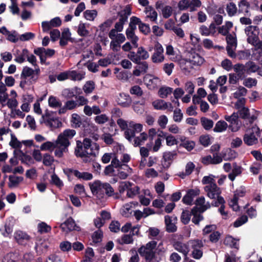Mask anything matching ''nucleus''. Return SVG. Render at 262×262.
Segmentation results:
<instances>
[{
    "mask_svg": "<svg viewBox=\"0 0 262 262\" xmlns=\"http://www.w3.org/2000/svg\"><path fill=\"white\" fill-rule=\"evenodd\" d=\"M90 188L92 194L99 199L107 197H113L114 199H119V195L115 193L114 188L108 183H102L96 180L93 183H90Z\"/></svg>",
    "mask_w": 262,
    "mask_h": 262,
    "instance_id": "f257e3e1",
    "label": "nucleus"
},
{
    "mask_svg": "<svg viewBox=\"0 0 262 262\" xmlns=\"http://www.w3.org/2000/svg\"><path fill=\"white\" fill-rule=\"evenodd\" d=\"M93 146L97 150L99 149V146L97 143L92 144L90 139L85 138L83 142L80 141L76 142V147L75 149V155L77 157H80L83 159L84 163L90 162L91 159L90 156L95 155L93 152Z\"/></svg>",
    "mask_w": 262,
    "mask_h": 262,
    "instance_id": "f03ea898",
    "label": "nucleus"
},
{
    "mask_svg": "<svg viewBox=\"0 0 262 262\" xmlns=\"http://www.w3.org/2000/svg\"><path fill=\"white\" fill-rule=\"evenodd\" d=\"M137 52L130 51L127 55V57L135 63H139L140 61L144 60L149 58V55L148 52L143 47H138Z\"/></svg>",
    "mask_w": 262,
    "mask_h": 262,
    "instance_id": "7ed1b4c3",
    "label": "nucleus"
},
{
    "mask_svg": "<svg viewBox=\"0 0 262 262\" xmlns=\"http://www.w3.org/2000/svg\"><path fill=\"white\" fill-rule=\"evenodd\" d=\"M251 130L252 132L249 134H245L243 138L245 143L249 146L253 145L258 142V140L254 135V132L257 136H259L260 134V129L257 126L253 127Z\"/></svg>",
    "mask_w": 262,
    "mask_h": 262,
    "instance_id": "20e7f679",
    "label": "nucleus"
},
{
    "mask_svg": "<svg viewBox=\"0 0 262 262\" xmlns=\"http://www.w3.org/2000/svg\"><path fill=\"white\" fill-rule=\"evenodd\" d=\"M64 172L68 177H69L70 174H74L76 177H77L79 179H82L85 181L91 180L93 179V174L88 172H81L78 170L73 169L72 168H68L67 169V171Z\"/></svg>",
    "mask_w": 262,
    "mask_h": 262,
    "instance_id": "39448f33",
    "label": "nucleus"
},
{
    "mask_svg": "<svg viewBox=\"0 0 262 262\" xmlns=\"http://www.w3.org/2000/svg\"><path fill=\"white\" fill-rule=\"evenodd\" d=\"M60 227L63 231L67 233L74 230L79 231L80 229V227L76 224L74 219L71 217L62 223Z\"/></svg>",
    "mask_w": 262,
    "mask_h": 262,
    "instance_id": "423d86ee",
    "label": "nucleus"
},
{
    "mask_svg": "<svg viewBox=\"0 0 262 262\" xmlns=\"http://www.w3.org/2000/svg\"><path fill=\"white\" fill-rule=\"evenodd\" d=\"M204 190L207 192V195L211 199H215L221 195V190L216 183H212L204 187Z\"/></svg>",
    "mask_w": 262,
    "mask_h": 262,
    "instance_id": "0eeeda50",
    "label": "nucleus"
},
{
    "mask_svg": "<svg viewBox=\"0 0 262 262\" xmlns=\"http://www.w3.org/2000/svg\"><path fill=\"white\" fill-rule=\"evenodd\" d=\"M155 52L151 56V60L154 63L162 62L164 59L163 54L164 50L162 45L157 42L155 46Z\"/></svg>",
    "mask_w": 262,
    "mask_h": 262,
    "instance_id": "6e6552de",
    "label": "nucleus"
},
{
    "mask_svg": "<svg viewBox=\"0 0 262 262\" xmlns=\"http://www.w3.org/2000/svg\"><path fill=\"white\" fill-rule=\"evenodd\" d=\"M30 77V78L29 81L30 84L35 83L38 80L37 76L34 74L33 69L29 67L25 66L22 70L20 78L27 79V78Z\"/></svg>",
    "mask_w": 262,
    "mask_h": 262,
    "instance_id": "1a4fd4ad",
    "label": "nucleus"
},
{
    "mask_svg": "<svg viewBox=\"0 0 262 262\" xmlns=\"http://www.w3.org/2000/svg\"><path fill=\"white\" fill-rule=\"evenodd\" d=\"M132 102V100L130 96L124 93H120L117 99V104L123 107H129Z\"/></svg>",
    "mask_w": 262,
    "mask_h": 262,
    "instance_id": "9d476101",
    "label": "nucleus"
},
{
    "mask_svg": "<svg viewBox=\"0 0 262 262\" xmlns=\"http://www.w3.org/2000/svg\"><path fill=\"white\" fill-rule=\"evenodd\" d=\"M144 245L141 246L138 250V252L142 257H144L146 261L150 262L155 258L156 252L154 251L145 250L144 249Z\"/></svg>",
    "mask_w": 262,
    "mask_h": 262,
    "instance_id": "9b49d317",
    "label": "nucleus"
},
{
    "mask_svg": "<svg viewBox=\"0 0 262 262\" xmlns=\"http://www.w3.org/2000/svg\"><path fill=\"white\" fill-rule=\"evenodd\" d=\"M80 89L77 86L71 89H65L62 92V96L66 99H70L75 97L77 98V95L80 93Z\"/></svg>",
    "mask_w": 262,
    "mask_h": 262,
    "instance_id": "f8f14e48",
    "label": "nucleus"
},
{
    "mask_svg": "<svg viewBox=\"0 0 262 262\" xmlns=\"http://www.w3.org/2000/svg\"><path fill=\"white\" fill-rule=\"evenodd\" d=\"M132 13V8L129 5L125 6L124 9L118 12V15L119 16V21L125 24L127 21L128 16Z\"/></svg>",
    "mask_w": 262,
    "mask_h": 262,
    "instance_id": "ddd939ff",
    "label": "nucleus"
},
{
    "mask_svg": "<svg viewBox=\"0 0 262 262\" xmlns=\"http://www.w3.org/2000/svg\"><path fill=\"white\" fill-rule=\"evenodd\" d=\"M77 103L74 100H68L63 107L60 108L58 110L59 115L65 114L68 110H72L76 107Z\"/></svg>",
    "mask_w": 262,
    "mask_h": 262,
    "instance_id": "4468645a",
    "label": "nucleus"
},
{
    "mask_svg": "<svg viewBox=\"0 0 262 262\" xmlns=\"http://www.w3.org/2000/svg\"><path fill=\"white\" fill-rule=\"evenodd\" d=\"M45 123L46 126L53 128H59L62 125V122L57 117L47 118L45 121Z\"/></svg>",
    "mask_w": 262,
    "mask_h": 262,
    "instance_id": "2eb2a0df",
    "label": "nucleus"
},
{
    "mask_svg": "<svg viewBox=\"0 0 262 262\" xmlns=\"http://www.w3.org/2000/svg\"><path fill=\"white\" fill-rule=\"evenodd\" d=\"M166 231L169 233L175 232L177 230V227L174 223H172L171 217L167 215L164 217Z\"/></svg>",
    "mask_w": 262,
    "mask_h": 262,
    "instance_id": "dca6fc26",
    "label": "nucleus"
},
{
    "mask_svg": "<svg viewBox=\"0 0 262 262\" xmlns=\"http://www.w3.org/2000/svg\"><path fill=\"white\" fill-rule=\"evenodd\" d=\"M246 192V188L244 186H241L239 189H236L232 199L233 204L234 205H237L238 198L244 196Z\"/></svg>",
    "mask_w": 262,
    "mask_h": 262,
    "instance_id": "f3484780",
    "label": "nucleus"
},
{
    "mask_svg": "<svg viewBox=\"0 0 262 262\" xmlns=\"http://www.w3.org/2000/svg\"><path fill=\"white\" fill-rule=\"evenodd\" d=\"M173 247L176 250L180 253H182L185 256H187L188 253L187 246L181 242L177 241L174 242L173 244Z\"/></svg>",
    "mask_w": 262,
    "mask_h": 262,
    "instance_id": "a211bd4d",
    "label": "nucleus"
},
{
    "mask_svg": "<svg viewBox=\"0 0 262 262\" xmlns=\"http://www.w3.org/2000/svg\"><path fill=\"white\" fill-rule=\"evenodd\" d=\"M234 71L236 73V76L238 78L241 79H243L245 77V73L246 72V67L243 64L237 63L234 66Z\"/></svg>",
    "mask_w": 262,
    "mask_h": 262,
    "instance_id": "6ab92c4d",
    "label": "nucleus"
},
{
    "mask_svg": "<svg viewBox=\"0 0 262 262\" xmlns=\"http://www.w3.org/2000/svg\"><path fill=\"white\" fill-rule=\"evenodd\" d=\"M238 11L241 13H244L245 15H249V9L250 8V4L247 0H241L238 3Z\"/></svg>",
    "mask_w": 262,
    "mask_h": 262,
    "instance_id": "aec40b11",
    "label": "nucleus"
},
{
    "mask_svg": "<svg viewBox=\"0 0 262 262\" xmlns=\"http://www.w3.org/2000/svg\"><path fill=\"white\" fill-rule=\"evenodd\" d=\"M55 144L59 145L61 147L67 149L70 145V142L69 140L61 133L58 135Z\"/></svg>",
    "mask_w": 262,
    "mask_h": 262,
    "instance_id": "412c9836",
    "label": "nucleus"
},
{
    "mask_svg": "<svg viewBox=\"0 0 262 262\" xmlns=\"http://www.w3.org/2000/svg\"><path fill=\"white\" fill-rule=\"evenodd\" d=\"M125 33L127 38L130 40L134 47L135 48H138V41L139 40V37L135 35V32L129 31V30H126Z\"/></svg>",
    "mask_w": 262,
    "mask_h": 262,
    "instance_id": "4be33fe9",
    "label": "nucleus"
},
{
    "mask_svg": "<svg viewBox=\"0 0 262 262\" xmlns=\"http://www.w3.org/2000/svg\"><path fill=\"white\" fill-rule=\"evenodd\" d=\"M23 178L21 177L10 175L9 176V183L8 186L9 188H12L17 186L20 182L23 181Z\"/></svg>",
    "mask_w": 262,
    "mask_h": 262,
    "instance_id": "5701e85b",
    "label": "nucleus"
},
{
    "mask_svg": "<svg viewBox=\"0 0 262 262\" xmlns=\"http://www.w3.org/2000/svg\"><path fill=\"white\" fill-rule=\"evenodd\" d=\"M245 31L249 36H254V37H256L259 33V28L256 26H249L245 28Z\"/></svg>",
    "mask_w": 262,
    "mask_h": 262,
    "instance_id": "b1692460",
    "label": "nucleus"
},
{
    "mask_svg": "<svg viewBox=\"0 0 262 262\" xmlns=\"http://www.w3.org/2000/svg\"><path fill=\"white\" fill-rule=\"evenodd\" d=\"M15 238L18 243H21L24 240L27 241H29L31 237L25 232L17 231L15 233Z\"/></svg>",
    "mask_w": 262,
    "mask_h": 262,
    "instance_id": "393cba45",
    "label": "nucleus"
},
{
    "mask_svg": "<svg viewBox=\"0 0 262 262\" xmlns=\"http://www.w3.org/2000/svg\"><path fill=\"white\" fill-rule=\"evenodd\" d=\"M44 50L45 48L39 47L34 50V53L35 54L39 57L40 63L41 64H46V65H48L49 64V62H46L47 57L45 55H43L42 53V51Z\"/></svg>",
    "mask_w": 262,
    "mask_h": 262,
    "instance_id": "a878e982",
    "label": "nucleus"
},
{
    "mask_svg": "<svg viewBox=\"0 0 262 262\" xmlns=\"http://www.w3.org/2000/svg\"><path fill=\"white\" fill-rule=\"evenodd\" d=\"M228 126L227 123L223 120L217 121L213 128V131L216 133H221L226 130Z\"/></svg>",
    "mask_w": 262,
    "mask_h": 262,
    "instance_id": "bb28decb",
    "label": "nucleus"
},
{
    "mask_svg": "<svg viewBox=\"0 0 262 262\" xmlns=\"http://www.w3.org/2000/svg\"><path fill=\"white\" fill-rule=\"evenodd\" d=\"M201 123L203 128L206 130L211 129L214 124V122L212 120L205 117H202L201 118Z\"/></svg>",
    "mask_w": 262,
    "mask_h": 262,
    "instance_id": "cd10ccee",
    "label": "nucleus"
},
{
    "mask_svg": "<svg viewBox=\"0 0 262 262\" xmlns=\"http://www.w3.org/2000/svg\"><path fill=\"white\" fill-rule=\"evenodd\" d=\"M49 106L53 108L61 107L62 103L56 97L50 96L48 99Z\"/></svg>",
    "mask_w": 262,
    "mask_h": 262,
    "instance_id": "c85d7f7f",
    "label": "nucleus"
},
{
    "mask_svg": "<svg viewBox=\"0 0 262 262\" xmlns=\"http://www.w3.org/2000/svg\"><path fill=\"white\" fill-rule=\"evenodd\" d=\"M195 143L193 141L187 140L183 143H180L177 148L179 149L181 147L185 148L188 151H191L195 147Z\"/></svg>",
    "mask_w": 262,
    "mask_h": 262,
    "instance_id": "c756f323",
    "label": "nucleus"
},
{
    "mask_svg": "<svg viewBox=\"0 0 262 262\" xmlns=\"http://www.w3.org/2000/svg\"><path fill=\"white\" fill-rule=\"evenodd\" d=\"M71 122L72 123V126L75 128L79 127L82 125L81 117L76 113L72 115Z\"/></svg>",
    "mask_w": 262,
    "mask_h": 262,
    "instance_id": "7c9ffc66",
    "label": "nucleus"
},
{
    "mask_svg": "<svg viewBox=\"0 0 262 262\" xmlns=\"http://www.w3.org/2000/svg\"><path fill=\"white\" fill-rule=\"evenodd\" d=\"M112 24L113 20L111 19H108L99 25V27L100 30L102 33H103V35H104L105 33H107Z\"/></svg>",
    "mask_w": 262,
    "mask_h": 262,
    "instance_id": "2f4dec72",
    "label": "nucleus"
},
{
    "mask_svg": "<svg viewBox=\"0 0 262 262\" xmlns=\"http://www.w3.org/2000/svg\"><path fill=\"white\" fill-rule=\"evenodd\" d=\"M77 32L81 37H86L90 33L89 31L86 29L85 24L82 23L79 24Z\"/></svg>",
    "mask_w": 262,
    "mask_h": 262,
    "instance_id": "473e14b6",
    "label": "nucleus"
},
{
    "mask_svg": "<svg viewBox=\"0 0 262 262\" xmlns=\"http://www.w3.org/2000/svg\"><path fill=\"white\" fill-rule=\"evenodd\" d=\"M204 61V58L201 57L198 54H192L191 59H189V62L197 66L201 65Z\"/></svg>",
    "mask_w": 262,
    "mask_h": 262,
    "instance_id": "72a5a7b5",
    "label": "nucleus"
},
{
    "mask_svg": "<svg viewBox=\"0 0 262 262\" xmlns=\"http://www.w3.org/2000/svg\"><path fill=\"white\" fill-rule=\"evenodd\" d=\"M147 134L144 132L141 133L140 136L135 137L134 146H139L142 142L147 140Z\"/></svg>",
    "mask_w": 262,
    "mask_h": 262,
    "instance_id": "f704fd0d",
    "label": "nucleus"
},
{
    "mask_svg": "<svg viewBox=\"0 0 262 262\" xmlns=\"http://www.w3.org/2000/svg\"><path fill=\"white\" fill-rule=\"evenodd\" d=\"M38 232L40 233H46L50 232L51 230V227L47 225L45 222H41L37 225Z\"/></svg>",
    "mask_w": 262,
    "mask_h": 262,
    "instance_id": "c9c22d12",
    "label": "nucleus"
},
{
    "mask_svg": "<svg viewBox=\"0 0 262 262\" xmlns=\"http://www.w3.org/2000/svg\"><path fill=\"white\" fill-rule=\"evenodd\" d=\"M173 89L170 87H162L159 91L158 94L159 96L162 98H165L167 97L169 94H171L172 92Z\"/></svg>",
    "mask_w": 262,
    "mask_h": 262,
    "instance_id": "e433bc0d",
    "label": "nucleus"
},
{
    "mask_svg": "<svg viewBox=\"0 0 262 262\" xmlns=\"http://www.w3.org/2000/svg\"><path fill=\"white\" fill-rule=\"evenodd\" d=\"M97 16V11L96 10H87L83 13L84 17L88 20H94Z\"/></svg>",
    "mask_w": 262,
    "mask_h": 262,
    "instance_id": "4c0bfd02",
    "label": "nucleus"
},
{
    "mask_svg": "<svg viewBox=\"0 0 262 262\" xmlns=\"http://www.w3.org/2000/svg\"><path fill=\"white\" fill-rule=\"evenodd\" d=\"M103 237V232L101 229L95 231L92 235L93 242L97 244L102 241Z\"/></svg>",
    "mask_w": 262,
    "mask_h": 262,
    "instance_id": "58836bf2",
    "label": "nucleus"
},
{
    "mask_svg": "<svg viewBox=\"0 0 262 262\" xmlns=\"http://www.w3.org/2000/svg\"><path fill=\"white\" fill-rule=\"evenodd\" d=\"M239 118L238 113L234 112L231 116H225V119L232 125L238 124V119Z\"/></svg>",
    "mask_w": 262,
    "mask_h": 262,
    "instance_id": "ea45409f",
    "label": "nucleus"
},
{
    "mask_svg": "<svg viewBox=\"0 0 262 262\" xmlns=\"http://www.w3.org/2000/svg\"><path fill=\"white\" fill-rule=\"evenodd\" d=\"M149 12V14L147 15V17H149L151 21L157 23V19L158 16V13L155 11V10L151 7L148 6L146 8V13L147 12Z\"/></svg>",
    "mask_w": 262,
    "mask_h": 262,
    "instance_id": "a19ab883",
    "label": "nucleus"
},
{
    "mask_svg": "<svg viewBox=\"0 0 262 262\" xmlns=\"http://www.w3.org/2000/svg\"><path fill=\"white\" fill-rule=\"evenodd\" d=\"M224 244L226 245L229 246L231 248L236 249L238 248V245L237 244L235 239L230 235H229L225 238Z\"/></svg>",
    "mask_w": 262,
    "mask_h": 262,
    "instance_id": "79ce46f5",
    "label": "nucleus"
},
{
    "mask_svg": "<svg viewBox=\"0 0 262 262\" xmlns=\"http://www.w3.org/2000/svg\"><path fill=\"white\" fill-rule=\"evenodd\" d=\"M51 183L55 185L56 187H57L59 188H61L63 186V183L62 181L55 173H53L51 176Z\"/></svg>",
    "mask_w": 262,
    "mask_h": 262,
    "instance_id": "37998d69",
    "label": "nucleus"
},
{
    "mask_svg": "<svg viewBox=\"0 0 262 262\" xmlns=\"http://www.w3.org/2000/svg\"><path fill=\"white\" fill-rule=\"evenodd\" d=\"M191 216V214L190 213L189 211L183 210L181 216V220L182 223L184 225L188 224L190 220Z\"/></svg>",
    "mask_w": 262,
    "mask_h": 262,
    "instance_id": "c03bdc74",
    "label": "nucleus"
},
{
    "mask_svg": "<svg viewBox=\"0 0 262 262\" xmlns=\"http://www.w3.org/2000/svg\"><path fill=\"white\" fill-rule=\"evenodd\" d=\"M54 161L53 157L49 154L46 153L43 156V164L46 166H50Z\"/></svg>",
    "mask_w": 262,
    "mask_h": 262,
    "instance_id": "a18cd8bd",
    "label": "nucleus"
},
{
    "mask_svg": "<svg viewBox=\"0 0 262 262\" xmlns=\"http://www.w3.org/2000/svg\"><path fill=\"white\" fill-rule=\"evenodd\" d=\"M226 10L229 16H232L234 15L237 11L236 5L233 2L229 3L227 5Z\"/></svg>",
    "mask_w": 262,
    "mask_h": 262,
    "instance_id": "49530a36",
    "label": "nucleus"
},
{
    "mask_svg": "<svg viewBox=\"0 0 262 262\" xmlns=\"http://www.w3.org/2000/svg\"><path fill=\"white\" fill-rule=\"evenodd\" d=\"M199 142L204 147H207L211 144L210 138L209 135H203L199 138Z\"/></svg>",
    "mask_w": 262,
    "mask_h": 262,
    "instance_id": "de8ad7c7",
    "label": "nucleus"
},
{
    "mask_svg": "<svg viewBox=\"0 0 262 262\" xmlns=\"http://www.w3.org/2000/svg\"><path fill=\"white\" fill-rule=\"evenodd\" d=\"M11 140L9 145L13 148H20L21 147V143L20 142L13 134L11 135Z\"/></svg>",
    "mask_w": 262,
    "mask_h": 262,
    "instance_id": "09e8293b",
    "label": "nucleus"
},
{
    "mask_svg": "<svg viewBox=\"0 0 262 262\" xmlns=\"http://www.w3.org/2000/svg\"><path fill=\"white\" fill-rule=\"evenodd\" d=\"M140 188L138 186H136L130 188H127V196L130 198H133L135 196L140 193Z\"/></svg>",
    "mask_w": 262,
    "mask_h": 262,
    "instance_id": "8fccbe9b",
    "label": "nucleus"
},
{
    "mask_svg": "<svg viewBox=\"0 0 262 262\" xmlns=\"http://www.w3.org/2000/svg\"><path fill=\"white\" fill-rule=\"evenodd\" d=\"M139 30L140 32L145 35H147L151 32L150 28L148 24L142 22L139 26Z\"/></svg>",
    "mask_w": 262,
    "mask_h": 262,
    "instance_id": "3c124183",
    "label": "nucleus"
},
{
    "mask_svg": "<svg viewBox=\"0 0 262 262\" xmlns=\"http://www.w3.org/2000/svg\"><path fill=\"white\" fill-rule=\"evenodd\" d=\"M246 72H255L258 69V67L256 64L253 61H249L246 64Z\"/></svg>",
    "mask_w": 262,
    "mask_h": 262,
    "instance_id": "603ef678",
    "label": "nucleus"
},
{
    "mask_svg": "<svg viewBox=\"0 0 262 262\" xmlns=\"http://www.w3.org/2000/svg\"><path fill=\"white\" fill-rule=\"evenodd\" d=\"M248 221V217L246 215H242L238 217L233 223V226L235 228L241 226Z\"/></svg>",
    "mask_w": 262,
    "mask_h": 262,
    "instance_id": "864d4df0",
    "label": "nucleus"
},
{
    "mask_svg": "<svg viewBox=\"0 0 262 262\" xmlns=\"http://www.w3.org/2000/svg\"><path fill=\"white\" fill-rule=\"evenodd\" d=\"M69 78L73 80H81L84 76L82 74L77 73L76 71H72L69 72Z\"/></svg>",
    "mask_w": 262,
    "mask_h": 262,
    "instance_id": "5fc2aeb1",
    "label": "nucleus"
},
{
    "mask_svg": "<svg viewBox=\"0 0 262 262\" xmlns=\"http://www.w3.org/2000/svg\"><path fill=\"white\" fill-rule=\"evenodd\" d=\"M95 89V83L93 81H89L84 85L83 89L85 93H91Z\"/></svg>",
    "mask_w": 262,
    "mask_h": 262,
    "instance_id": "6e6d98bb",
    "label": "nucleus"
},
{
    "mask_svg": "<svg viewBox=\"0 0 262 262\" xmlns=\"http://www.w3.org/2000/svg\"><path fill=\"white\" fill-rule=\"evenodd\" d=\"M59 248L63 252H69L72 249V244L68 241H63L60 243Z\"/></svg>",
    "mask_w": 262,
    "mask_h": 262,
    "instance_id": "4d7b16f0",
    "label": "nucleus"
},
{
    "mask_svg": "<svg viewBox=\"0 0 262 262\" xmlns=\"http://www.w3.org/2000/svg\"><path fill=\"white\" fill-rule=\"evenodd\" d=\"M94 120L97 124H102L107 122L109 118L105 114H101L96 116Z\"/></svg>",
    "mask_w": 262,
    "mask_h": 262,
    "instance_id": "13d9d810",
    "label": "nucleus"
},
{
    "mask_svg": "<svg viewBox=\"0 0 262 262\" xmlns=\"http://www.w3.org/2000/svg\"><path fill=\"white\" fill-rule=\"evenodd\" d=\"M162 13L164 18H168L172 15V8L170 6H166L162 9Z\"/></svg>",
    "mask_w": 262,
    "mask_h": 262,
    "instance_id": "bf43d9fd",
    "label": "nucleus"
},
{
    "mask_svg": "<svg viewBox=\"0 0 262 262\" xmlns=\"http://www.w3.org/2000/svg\"><path fill=\"white\" fill-rule=\"evenodd\" d=\"M56 147V145L55 143H54L50 141H47L43 144H42L40 146V150L44 151V150H50L51 148H55Z\"/></svg>",
    "mask_w": 262,
    "mask_h": 262,
    "instance_id": "052dcab7",
    "label": "nucleus"
},
{
    "mask_svg": "<svg viewBox=\"0 0 262 262\" xmlns=\"http://www.w3.org/2000/svg\"><path fill=\"white\" fill-rule=\"evenodd\" d=\"M120 224L118 221H112L109 226V228L111 231L117 233L120 230Z\"/></svg>",
    "mask_w": 262,
    "mask_h": 262,
    "instance_id": "680f3d73",
    "label": "nucleus"
},
{
    "mask_svg": "<svg viewBox=\"0 0 262 262\" xmlns=\"http://www.w3.org/2000/svg\"><path fill=\"white\" fill-rule=\"evenodd\" d=\"M238 113L239 117L243 119L248 118L250 115L249 110L244 106L238 111Z\"/></svg>",
    "mask_w": 262,
    "mask_h": 262,
    "instance_id": "e2e57ef3",
    "label": "nucleus"
},
{
    "mask_svg": "<svg viewBox=\"0 0 262 262\" xmlns=\"http://www.w3.org/2000/svg\"><path fill=\"white\" fill-rule=\"evenodd\" d=\"M177 156V154L173 152L167 151L163 153V159L165 162L168 161H172L174 156Z\"/></svg>",
    "mask_w": 262,
    "mask_h": 262,
    "instance_id": "0e129e2a",
    "label": "nucleus"
},
{
    "mask_svg": "<svg viewBox=\"0 0 262 262\" xmlns=\"http://www.w3.org/2000/svg\"><path fill=\"white\" fill-rule=\"evenodd\" d=\"M221 233L218 231H214L209 235V240L213 243L217 242L220 238Z\"/></svg>",
    "mask_w": 262,
    "mask_h": 262,
    "instance_id": "69168bd1",
    "label": "nucleus"
},
{
    "mask_svg": "<svg viewBox=\"0 0 262 262\" xmlns=\"http://www.w3.org/2000/svg\"><path fill=\"white\" fill-rule=\"evenodd\" d=\"M130 93L133 95H136L137 96H141L143 94V91L139 85H134L130 89Z\"/></svg>",
    "mask_w": 262,
    "mask_h": 262,
    "instance_id": "338daca9",
    "label": "nucleus"
},
{
    "mask_svg": "<svg viewBox=\"0 0 262 262\" xmlns=\"http://www.w3.org/2000/svg\"><path fill=\"white\" fill-rule=\"evenodd\" d=\"M166 144L169 146L173 145H177L178 144V140L174 138L173 136L170 134L166 137Z\"/></svg>",
    "mask_w": 262,
    "mask_h": 262,
    "instance_id": "774afa93",
    "label": "nucleus"
}]
</instances>
